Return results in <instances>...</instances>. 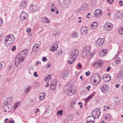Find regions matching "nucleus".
I'll return each mask as SVG.
<instances>
[{
    "label": "nucleus",
    "instance_id": "nucleus-1",
    "mask_svg": "<svg viewBox=\"0 0 123 123\" xmlns=\"http://www.w3.org/2000/svg\"><path fill=\"white\" fill-rule=\"evenodd\" d=\"M12 98V97H9L8 99H5L4 102V111L8 112L12 109V105L8 103L9 100H10Z\"/></svg>",
    "mask_w": 123,
    "mask_h": 123
},
{
    "label": "nucleus",
    "instance_id": "nucleus-2",
    "mask_svg": "<svg viewBox=\"0 0 123 123\" xmlns=\"http://www.w3.org/2000/svg\"><path fill=\"white\" fill-rule=\"evenodd\" d=\"M101 80L100 75L98 74H94L92 77L91 81L92 84L95 86L99 84Z\"/></svg>",
    "mask_w": 123,
    "mask_h": 123
},
{
    "label": "nucleus",
    "instance_id": "nucleus-3",
    "mask_svg": "<svg viewBox=\"0 0 123 123\" xmlns=\"http://www.w3.org/2000/svg\"><path fill=\"white\" fill-rule=\"evenodd\" d=\"M59 2L61 5V6L63 8H66L69 6L70 2V0H59Z\"/></svg>",
    "mask_w": 123,
    "mask_h": 123
},
{
    "label": "nucleus",
    "instance_id": "nucleus-4",
    "mask_svg": "<svg viewBox=\"0 0 123 123\" xmlns=\"http://www.w3.org/2000/svg\"><path fill=\"white\" fill-rule=\"evenodd\" d=\"M64 90L66 92L68 91L67 94L69 96L72 95L74 94L75 91L74 90H73V88L70 86H66L64 88Z\"/></svg>",
    "mask_w": 123,
    "mask_h": 123
},
{
    "label": "nucleus",
    "instance_id": "nucleus-5",
    "mask_svg": "<svg viewBox=\"0 0 123 123\" xmlns=\"http://www.w3.org/2000/svg\"><path fill=\"white\" fill-rule=\"evenodd\" d=\"M15 65L16 66H18V65L17 63L19 64L21 61H23L24 60V56H22L21 55L19 54L15 58Z\"/></svg>",
    "mask_w": 123,
    "mask_h": 123
},
{
    "label": "nucleus",
    "instance_id": "nucleus-6",
    "mask_svg": "<svg viewBox=\"0 0 123 123\" xmlns=\"http://www.w3.org/2000/svg\"><path fill=\"white\" fill-rule=\"evenodd\" d=\"M78 53V51L76 49L73 50L72 52H71L69 54V59H75L77 56Z\"/></svg>",
    "mask_w": 123,
    "mask_h": 123
},
{
    "label": "nucleus",
    "instance_id": "nucleus-7",
    "mask_svg": "<svg viewBox=\"0 0 123 123\" xmlns=\"http://www.w3.org/2000/svg\"><path fill=\"white\" fill-rule=\"evenodd\" d=\"M101 114V111L99 108H97V109L94 110L92 111V115L95 118H98L99 117Z\"/></svg>",
    "mask_w": 123,
    "mask_h": 123
},
{
    "label": "nucleus",
    "instance_id": "nucleus-8",
    "mask_svg": "<svg viewBox=\"0 0 123 123\" xmlns=\"http://www.w3.org/2000/svg\"><path fill=\"white\" fill-rule=\"evenodd\" d=\"M113 25L110 23H106L104 27L105 29L107 31H109L113 28Z\"/></svg>",
    "mask_w": 123,
    "mask_h": 123
},
{
    "label": "nucleus",
    "instance_id": "nucleus-9",
    "mask_svg": "<svg viewBox=\"0 0 123 123\" xmlns=\"http://www.w3.org/2000/svg\"><path fill=\"white\" fill-rule=\"evenodd\" d=\"M28 16V14L26 12L22 11L20 16V19L21 20L24 21L27 19Z\"/></svg>",
    "mask_w": 123,
    "mask_h": 123
},
{
    "label": "nucleus",
    "instance_id": "nucleus-10",
    "mask_svg": "<svg viewBox=\"0 0 123 123\" xmlns=\"http://www.w3.org/2000/svg\"><path fill=\"white\" fill-rule=\"evenodd\" d=\"M102 11L99 9L96 10L93 14V16L95 18H98L102 14Z\"/></svg>",
    "mask_w": 123,
    "mask_h": 123
},
{
    "label": "nucleus",
    "instance_id": "nucleus-11",
    "mask_svg": "<svg viewBox=\"0 0 123 123\" xmlns=\"http://www.w3.org/2000/svg\"><path fill=\"white\" fill-rule=\"evenodd\" d=\"M69 74L70 73L67 70H65L61 74V78L65 80L69 76Z\"/></svg>",
    "mask_w": 123,
    "mask_h": 123
},
{
    "label": "nucleus",
    "instance_id": "nucleus-12",
    "mask_svg": "<svg viewBox=\"0 0 123 123\" xmlns=\"http://www.w3.org/2000/svg\"><path fill=\"white\" fill-rule=\"evenodd\" d=\"M103 79L105 82H108L111 80V77L109 74H105L103 75Z\"/></svg>",
    "mask_w": 123,
    "mask_h": 123
},
{
    "label": "nucleus",
    "instance_id": "nucleus-13",
    "mask_svg": "<svg viewBox=\"0 0 123 123\" xmlns=\"http://www.w3.org/2000/svg\"><path fill=\"white\" fill-rule=\"evenodd\" d=\"M57 81L56 80H53L50 85L51 89L52 90H54L56 88L57 83Z\"/></svg>",
    "mask_w": 123,
    "mask_h": 123
},
{
    "label": "nucleus",
    "instance_id": "nucleus-14",
    "mask_svg": "<svg viewBox=\"0 0 123 123\" xmlns=\"http://www.w3.org/2000/svg\"><path fill=\"white\" fill-rule=\"evenodd\" d=\"M95 119V117H94L92 115L88 117L86 119L87 123H95L94 121Z\"/></svg>",
    "mask_w": 123,
    "mask_h": 123
},
{
    "label": "nucleus",
    "instance_id": "nucleus-15",
    "mask_svg": "<svg viewBox=\"0 0 123 123\" xmlns=\"http://www.w3.org/2000/svg\"><path fill=\"white\" fill-rule=\"evenodd\" d=\"M38 7L37 5H32L30 7L29 11L31 12H35L37 10Z\"/></svg>",
    "mask_w": 123,
    "mask_h": 123
},
{
    "label": "nucleus",
    "instance_id": "nucleus-16",
    "mask_svg": "<svg viewBox=\"0 0 123 123\" xmlns=\"http://www.w3.org/2000/svg\"><path fill=\"white\" fill-rule=\"evenodd\" d=\"M104 41V39L103 38H99L97 41L96 45L97 47L102 46Z\"/></svg>",
    "mask_w": 123,
    "mask_h": 123
},
{
    "label": "nucleus",
    "instance_id": "nucleus-17",
    "mask_svg": "<svg viewBox=\"0 0 123 123\" xmlns=\"http://www.w3.org/2000/svg\"><path fill=\"white\" fill-rule=\"evenodd\" d=\"M13 42L10 40L6 38L4 42V44L5 46L7 47L8 46H10L11 44L13 43Z\"/></svg>",
    "mask_w": 123,
    "mask_h": 123
},
{
    "label": "nucleus",
    "instance_id": "nucleus-18",
    "mask_svg": "<svg viewBox=\"0 0 123 123\" xmlns=\"http://www.w3.org/2000/svg\"><path fill=\"white\" fill-rule=\"evenodd\" d=\"M101 91L104 93L107 92L109 89V86L107 85H104L103 86V88H101Z\"/></svg>",
    "mask_w": 123,
    "mask_h": 123
},
{
    "label": "nucleus",
    "instance_id": "nucleus-19",
    "mask_svg": "<svg viewBox=\"0 0 123 123\" xmlns=\"http://www.w3.org/2000/svg\"><path fill=\"white\" fill-rule=\"evenodd\" d=\"M103 63L102 61H98L95 62L93 65L94 67L95 68L102 67Z\"/></svg>",
    "mask_w": 123,
    "mask_h": 123
},
{
    "label": "nucleus",
    "instance_id": "nucleus-20",
    "mask_svg": "<svg viewBox=\"0 0 123 123\" xmlns=\"http://www.w3.org/2000/svg\"><path fill=\"white\" fill-rule=\"evenodd\" d=\"M6 38L14 42L15 40V37L14 35L10 34L6 36Z\"/></svg>",
    "mask_w": 123,
    "mask_h": 123
},
{
    "label": "nucleus",
    "instance_id": "nucleus-21",
    "mask_svg": "<svg viewBox=\"0 0 123 123\" xmlns=\"http://www.w3.org/2000/svg\"><path fill=\"white\" fill-rule=\"evenodd\" d=\"M53 45L50 49V51L53 52L55 51L58 47V44L57 43H54Z\"/></svg>",
    "mask_w": 123,
    "mask_h": 123
},
{
    "label": "nucleus",
    "instance_id": "nucleus-22",
    "mask_svg": "<svg viewBox=\"0 0 123 123\" xmlns=\"http://www.w3.org/2000/svg\"><path fill=\"white\" fill-rule=\"evenodd\" d=\"M106 49H104L100 50L99 52V55L101 57L104 56L107 52Z\"/></svg>",
    "mask_w": 123,
    "mask_h": 123
},
{
    "label": "nucleus",
    "instance_id": "nucleus-23",
    "mask_svg": "<svg viewBox=\"0 0 123 123\" xmlns=\"http://www.w3.org/2000/svg\"><path fill=\"white\" fill-rule=\"evenodd\" d=\"M39 45L37 44H34L32 49V51L35 52L39 47Z\"/></svg>",
    "mask_w": 123,
    "mask_h": 123
},
{
    "label": "nucleus",
    "instance_id": "nucleus-24",
    "mask_svg": "<svg viewBox=\"0 0 123 123\" xmlns=\"http://www.w3.org/2000/svg\"><path fill=\"white\" fill-rule=\"evenodd\" d=\"M45 96V93L44 92H43L42 93H40L39 97V100H42L44 99Z\"/></svg>",
    "mask_w": 123,
    "mask_h": 123
},
{
    "label": "nucleus",
    "instance_id": "nucleus-25",
    "mask_svg": "<svg viewBox=\"0 0 123 123\" xmlns=\"http://www.w3.org/2000/svg\"><path fill=\"white\" fill-rule=\"evenodd\" d=\"M98 23L97 22H94L91 25V28L92 29H95L97 26Z\"/></svg>",
    "mask_w": 123,
    "mask_h": 123
},
{
    "label": "nucleus",
    "instance_id": "nucleus-26",
    "mask_svg": "<svg viewBox=\"0 0 123 123\" xmlns=\"http://www.w3.org/2000/svg\"><path fill=\"white\" fill-rule=\"evenodd\" d=\"M105 119L107 120H109L111 118L112 116L111 114H105L104 116Z\"/></svg>",
    "mask_w": 123,
    "mask_h": 123
},
{
    "label": "nucleus",
    "instance_id": "nucleus-27",
    "mask_svg": "<svg viewBox=\"0 0 123 123\" xmlns=\"http://www.w3.org/2000/svg\"><path fill=\"white\" fill-rule=\"evenodd\" d=\"M81 31L82 33L84 35L86 34L87 32V30L84 27L81 28Z\"/></svg>",
    "mask_w": 123,
    "mask_h": 123
},
{
    "label": "nucleus",
    "instance_id": "nucleus-28",
    "mask_svg": "<svg viewBox=\"0 0 123 123\" xmlns=\"http://www.w3.org/2000/svg\"><path fill=\"white\" fill-rule=\"evenodd\" d=\"M42 22L46 23H49L50 22V20L45 17L43 18L42 19Z\"/></svg>",
    "mask_w": 123,
    "mask_h": 123
},
{
    "label": "nucleus",
    "instance_id": "nucleus-29",
    "mask_svg": "<svg viewBox=\"0 0 123 123\" xmlns=\"http://www.w3.org/2000/svg\"><path fill=\"white\" fill-rule=\"evenodd\" d=\"M27 49H25L23 50L21 52V54H20L22 55V56H24V58L25 57V56L27 55Z\"/></svg>",
    "mask_w": 123,
    "mask_h": 123
},
{
    "label": "nucleus",
    "instance_id": "nucleus-30",
    "mask_svg": "<svg viewBox=\"0 0 123 123\" xmlns=\"http://www.w3.org/2000/svg\"><path fill=\"white\" fill-rule=\"evenodd\" d=\"M91 49L90 46H87L85 47L84 50L89 54V53L91 51Z\"/></svg>",
    "mask_w": 123,
    "mask_h": 123
},
{
    "label": "nucleus",
    "instance_id": "nucleus-31",
    "mask_svg": "<svg viewBox=\"0 0 123 123\" xmlns=\"http://www.w3.org/2000/svg\"><path fill=\"white\" fill-rule=\"evenodd\" d=\"M31 86H28L25 89L24 92L26 94L28 93L30 91L31 89Z\"/></svg>",
    "mask_w": 123,
    "mask_h": 123
},
{
    "label": "nucleus",
    "instance_id": "nucleus-32",
    "mask_svg": "<svg viewBox=\"0 0 123 123\" xmlns=\"http://www.w3.org/2000/svg\"><path fill=\"white\" fill-rule=\"evenodd\" d=\"M116 16L117 18H121L122 16V15L121 12H118L117 13Z\"/></svg>",
    "mask_w": 123,
    "mask_h": 123
},
{
    "label": "nucleus",
    "instance_id": "nucleus-33",
    "mask_svg": "<svg viewBox=\"0 0 123 123\" xmlns=\"http://www.w3.org/2000/svg\"><path fill=\"white\" fill-rule=\"evenodd\" d=\"M27 4V2L26 1H24L22 2L20 4V6L22 7H25Z\"/></svg>",
    "mask_w": 123,
    "mask_h": 123
},
{
    "label": "nucleus",
    "instance_id": "nucleus-34",
    "mask_svg": "<svg viewBox=\"0 0 123 123\" xmlns=\"http://www.w3.org/2000/svg\"><path fill=\"white\" fill-rule=\"evenodd\" d=\"M87 4L86 3H84L81 6V9L82 10H84L87 8Z\"/></svg>",
    "mask_w": 123,
    "mask_h": 123
},
{
    "label": "nucleus",
    "instance_id": "nucleus-35",
    "mask_svg": "<svg viewBox=\"0 0 123 123\" xmlns=\"http://www.w3.org/2000/svg\"><path fill=\"white\" fill-rule=\"evenodd\" d=\"M78 34L76 32H73L72 34V36L74 38H77L78 37Z\"/></svg>",
    "mask_w": 123,
    "mask_h": 123
},
{
    "label": "nucleus",
    "instance_id": "nucleus-36",
    "mask_svg": "<svg viewBox=\"0 0 123 123\" xmlns=\"http://www.w3.org/2000/svg\"><path fill=\"white\" fill-rule=\"evenodd\" d=\"M115 78L116 80L117 81H120L122 80L119 73L116 76Z\"/></svg>",
    "mask_w": 123,
    "mask_h": 123
},
{
    "label": "nucleus",
    "instance_id": "nucleus-37",
    "mask_svg": "<svg viewBox=\"0 0 123 123\" xmlns=\"http://www.w3.org/2000/svg\"><path fill=\"white\" fill-rule=\"evenodd\" d=\"M121 59L119 57L117 58L115 60V62L116 64H119L121 61Z\"/></svg>",
    "mask_w": 123,
    "mask_h": 123
},
{
    "label": "nucleus",
    "instance_id": "nucleus-38",
    "mask_svg": "<svg viewBox=\"0 0 123 123\" xmlns=\"http://www.w3.org/2000/svg\"><path fill=\"white\" fill-rule=\"evenodd\" d=\"M94 93H93L89 96L87 98L85 99V100L86 101H87L89 99H91L92 98L94 95Z\"/></svg>",
    "mask_w": 123,
    "mask_h": 123
},
{
    "label": "nucleus",
    "instance_id": "nucleus-39",
    "mask_svg": "<svg viewBox=\"0 0 123 123\" xmlns=\"http://www.w3.org/2000/svg\"><path fill=\"white\" fill-rule=\"evenodd\" d=\"M89 54L86 52L85 51L83 50L82 53V56L84 58L87 55H88Z\"/></svg>",
    "mask_w": 123,
    "mask_h": 123
},
{
    "label": "nucleus",
    "instance_id": "nucleus-40",
    "mask_svg": "<svg viewBox=\"0 0 123 123\" xmlns=\"http://www.w3.org/2000/svg\"><path fill=\"white\" fill-rule=\"evenodd\" d=\"M91 5L92 6H95L97 4V1L96 0H92L91 3Z\"/></svg>",
    "mask_w": 123,
    "mask_h": 123
},
{
    "label": "nucleus",
    "instance_id": "nucleus-41",
    "mask_svg": "<svg viewBox=\"0 0 123 123\" xmlns=\"http://www.w3.org/2000/svg\"><path fill=\"white\" fill-rule=\"evenodd\" d=\"M119 33L121 35H122L123 34V27H122L120 28L118 30Z\"/></svg>",
    "mask_w": 123,
    "mask_h": 123
},
{
    "label": "nucleus",
    "instance_id": "nucleus-42",
    "mask_svg": "<svg viewBox=\"0 0 123 123\" xmlns=\"http://www.w3.org/2000/svg\"><path fill=\"white\" fill-rule=\"evenodd\" d=\"M71 59V60L68 61V64H71L74 62L75 60V59L72 58Z\"/></svg>",
    "mask_w": 123,
    "mask_h": 123
},
{
    "label": "nucleus",
    "instance_id": "nucleus-43",
    "mask_svg": "<svg viewBox=\"0 0 123 123\" xmlns=\"http://www.w3.org/2000/svg\"><path fill=\"white\" fill-rule=\"evenodd\" d=\"M62 51H60V52L57 51L56 53V55L57 56H60L62 55Z\"/></svg>",
    "mask_w": 123,
    "mask_h": 123
},
{
    "label": "nucleus",
    "instance_id": "nucleus-44",
    "mask_svg": "<svg viewBox=\"0 0 123 123\" xmlns=\"http://www.w3.org/2000/svg\"><path fill=\"white\" fill-rule=\"evenodd\" d=\"M52 77L51 75H49L47 77H46V78L44 80L46 81L47 80H50L51 78Z\"/></svg>",
    "mask_w": 123,
    "mask_h": 123
},
{
    "label": "nucleus",
    "instance_id": "nucleus-45",
    "mask_svg": "<svg viewBox=\"0 0 123 123\" xmlns=\"http://www.w3.org/2000/svg\"><path fill=\"white\" fill-rule=\"evenodd\" d=\"M119 73L120 76L122 80L123 79V71H121L119 72Z\"/></svg>",
    "mask_w": 123,
    "mask_h": 123
},
{
    "label": "nucleus",
    "instance_id": "nucleus-46",
    "mask_svg": "<svg viewBox=\"0 0 123 123\" xmlns=\"http://www.w3.org/2000/svg\"><path fill=\"white\" fill-rule=\"evenodd\" d=\"M19 105V102L16 103L15 104L14 107H15V108H16L18 107V106ZM14 109H15V108H14Z\"/></svg>",
    "mask_w": 123,
    "mask_h": 123
},
{
    "label": "nucleus",
    "instance_id": "nucleus-47",
    "mask_svg": "<svg viewBox=\"0 0 123 123\" xmlns=\"http://www.w3.org/2000/svg\"><path fill=\"white\" fill-rule=\"evenodd\" d=\"M63 111L62 110L59 111H58L57 113L58 114V115L61 116L62 114Z\"/></svg>",
    "mask_w": 123,
    "mask_h": 123
},
{
    "label": "nucleus",
    "instance_id": "nucleus-48",
    "mask_svg": "<svg viewBox=\"0 0 123 123\" xmlns=\"http://www.w3.org/2000/svg\"><path fill=\"white\" fill-rule=\"evenodd\" d=\"M51 65L50 63H48L46 65V68L47 69L50 68L51 66Z\"/></svg>",
    "mask_w": 123,
    "mask_h": 123
},
{
    "label": "nucleus",
    "instance_id": "nucleus-49",
    "mask_svg": "<svg viewBox=\"0 0 123 123\" xmlns=\"http://www.w3.org/2000/svg\"><path fill=\"white\" fill-rule=\"evenodd\" d=\"M86 76H89L90 74V72L89 71L86 72L85 73Z\"/></svg>",
    "mask_w": 123,
    "mask_h": 123
},
{
    "label": "nucleus",
    "instance_id": "nucleus-50",
    "mask_svg": "<svg viewBox=\"0 0 123 123\" xmlns=\"http://www.w3.org/2000/svg\"><path fill=\"white\" fill-rule=\"evenodd\" d=\"M81 64L80 63H78L77 64V66L79 68V69H80L81 68Z\"/></svg>",
    "mask_w": 123,
    "mask_h": 123
},
{
    "label": "nucleus",
    "instance_id": "nucleus-51",
    "mask_svg": "<svg viewBox=\"0 0 123 123\" xmlns=\"http://www.w3.org/2000/svg\"><path fill=\"white\" fill-rule=\"evenodd\" d=\"M16 47L15 46H14L13 47H12V51H13L14 50H16Z\"/></svg>",
    "mask_w": 123,
    "mask_h": 123
},
{
    "label": "nucleus",
    "instance_id": "nucleus-52",
    "mask_svg": "<svg viewBox=\"0 0 123 123\" xmlns=\"http://www.w3.org/2000/svg\"><path fill=\"white\" fill-rule=\"evenodd\" d=\"M31 31V29L29 28H28L27 29H26V32L27 33H28L29 32H30Z\"/></svg>",
    "mask_w": 123,
    "mask_h": 123
},
{
    "label": "nucleus",
    "instance_id": "nucleus-53",
    "mask_svg": "<svg viewBox=\"0 0 123 123\" xmlns=\"http://www.w3.org/2000/svg\"><path fill=\"white\" fill-rule=\"evenodd\" d=\"M34 76L35 77H38V75L37 74V72H35L34 73Z\"/></svg>",
    "mask_w": 123,
    "mask_h": 123
},
{
    "label": "nucleus",
    "instance_id": "nucleus-54",
    "mask_svg": "<svg viewBox=\"0 0 123 123\" xmlns=\"http://www.w3.org/2000/svg\"><path fill=\"white\" fill-rule=\"evenodd\" d=\"M42 60L43 62H44L45 61H47V59L45 57H43V58L42 59Z\"/></svg>",
    "mask_w": 123,
    "mask_h": 123
},
{
    "label": "nucleus",
    "instance_id": "nucleus-55",
    "mask_svg": "<svg viewBox=\"0 0 123 123\" xmlns=\"http://www.w3.org/2000/svg\"><path fill=\"white\" fill-rule=\"evenodd\" d=\"M2 18L0 17V26L2 25Z\"/></svg>",
    "mask_w": 123,
    "mask_h": 123
},
{
    "label": "nucleus",
    "instance_id": "nucleus-56",
    "mask_svg": "<svg viewBox=\"0 0 123 123\" xmlns=\"http://www.w3.org/2000/svg\"><path fill=\"white\" fill-rule=\"evenodd\" d=\"M111 69V67H108L107 69L106 70V71L107 72H108L109 71H110Z\"/></svg>",
    "mask_w": 123,
    "mask_h": 123
},
{
    "label": "nucleus",
    "instance_id": "nucleus-57",
    "mask_svg": "<svg viewBox=\"0 0 123 123\" xmlns=\"http://www.w3.org/2000/svg\"><path fill=\"white\" fill-rule=\"evenodd\" d=\"M91 86L90 85L89 86H87L86 87V88L88 90V91H89L90 90L89 88H90Z\"/></svg>",
    "mask_w": 123,
    "mask_h": 123
},
{
    "label": "nucleus",
    "instance_id": "nucleus-58",
    "mask_svg": "<svg viewBox=\"0 0 123 123\" xmlns=\"http://www.w3.org/2000/svg\"><path fill=\"white\" fill-rule=\"evenodd\" d=\"M119 4H120L121 3H122L121 5L120 6H123V4L122 3V1L121 0H120L119 2Z\"/></svg>",
    "mask_w": 123,
    "mask_h": 123
},
{
    "label": "nucleus",
    "instance_id": "nucleus-59",
    "mask_svg": "<svg viewBox=\"0 0 123 123\" xmlns=\"http://www.w3.org/2000/svg\"><path fill=\"white\" fill-rule=\"evenodd\" d=\"M120 86V85L119 84H117L115 86L117 88H118Z\"/></svg>",
    "mask_w": 123,
    "mask_h": 123
},
{
    "label": "nucleus",
    "instance_id": "nucleus-60",
    "mask_svg": "<svg viewBox=\"0 0 123 123\" xmlns=\"http://www.w3.org/2000/svg\"><path fill=\"white\" fill-rule=\"evenodd\" d=\"M121 90L122 92L123 93V84L121 87Z\"/></svg>",
    "mask_w": 123,
    "mask_h": 123
},
{
    "label": "nucleus",
    "instance_id": "nucleus-61",
    "mask_svg": "<svg viewBox=\"0 0 123 123\" xmlns=\"http://www.w3.org/2000/svg\"><path fill=\"white\" fill-rule=\"evenodd\" d=\"M110 0H107V2H109V3L110 4H112L113 3V2H110Z\"/></svg>",
    "mask_w": 123,
    "mask_h": 123
},
{
    "label": "nucleus",
    "instance_id": "nucleus-62",
    "mask_svg": "<svg viewBox=\"0 0 123 123\" xmlns=\"http://www.w3.org/2000/svg\"><path fill=\"white\" fill-rule=\"evenodd\" d=\"M9 123H14V121L13 120H10L9 121Z\"/></svg>",
    "mask_w": 123,
    "mask_h": 123
},
{
    "label": "nucleus",
    "instance_id": "nucleus-63",
    "mask_svg": "<svg viewBox=\"0 0 123 123\" xmlns=\"http://www.w3.org/2000/svg\"><path fill=\"white\" fill-rule=\"evenodd\" d=\"M39 110V109H37L35 111V113H36V114L37 113V112Z\"/></svg>",
    "mask_w": 123,
    "mask_h": 123
},
{
    "label": "nucleus",
    "instance_id": "nucleus-64",
    "mask_svg": "<svg viewBox=\"0 0 123 123\" xmlns=\"http://www.w3.org/2000/svg\"><path fill=\"white\" fill-rule=\"evenodd\" d=\"M80 79L82 80V81H83L84 80V79H83L82 77V76H80Z\"/></svg>",
    "mask_w": 123,
    "mask_h": 123
}]
</instances>
